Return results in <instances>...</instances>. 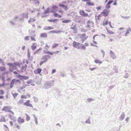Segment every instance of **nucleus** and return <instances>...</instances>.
<instances>
[{
	"label": "nucleus",
	"mask_w": 131,
	"mask_h": 131,
	"mask_svg": "<svg viewBox=\"0 0 131 131\" xmlns=\"http://www.w3.org/2000/svg\"><path fill=\"white\" fill-rule=\"evenodd\" d=\"M27 83L28 84H29L31 83V81L30 80H29V81H27Z\"/></svg>",
	"instance_id": "nucleus-48"
},
{
	"label": "nucleus",
	"mask_w": 131,
	"mask_h": 131,
	"mask_svg": "<svg viewBox=\"0 0 131 131\" xmlns=\"http://www.w3.org/2000/svg\"><path fill=\"white\" fill-rule=\"evenodd\" d=\"M84 2H90V0H82Z\"/></svg>",
	"instance_id": "nucleus-60"
},
{
	"label": "nucleus",
	"mask_w": 131,
	"mask_h": 131,
	"mask_svg": "<svg viewBox=\"0 0 131 131\" xmlns=\"http://www.w3.org/2000/svg\"><path fill=\"white\" fill-rule=\"evenodd\" d=\"M95 69H96V68H90V70H91L93 71V70H95Z\"/></svg>",
	"instance_id": "nucleus-56"
},
{
	"label": "nucleus",
	"mask_w": 131,
	"mask_h": 131,
	"mask_svg": "<svg viewBox=\"0 0 131 131\" xmlns=\"http://www.w3.org/2000/svg\"><path fill=\"white\" fill-rule=\"evenodd\" d=\"M79 13L80 15L84 17H87L88 16V14L85 13L82 10H81L80 11Z\"/></svg>",
	"instance_id": "nucleus-7"
},
{
	"label": "nucleus",
	"mask_w": 131,
	"mask_h": 131,
	"mask_svg": "<svg viewBox=\"0 0 131 131\" xmlns=\"http://www.w3.org/2000/svg\"><path fill=\"white\" fill-rule=\"evenodd\" d=\"M9 124H10V125H11V126H12L13 125V122L12 121H10L9 122Z\"/></svg>",
	"instance_id": "nucleus-51"
},
{
	"label": "nucleus",
	"mask_w": 131,
	"mask_h": 131,
	"mask_svg": "<svg viewBox=\"0 0 131 131\" xmlns=\"http://www.w3.org/2000/svg\"><path fill=\"white\" fill-rule=\"evenodd\" d=\"M40 37H47V34L46 33H41L40 34Z\"/></svg>",
	"instance_id": "nucleus-17"
},
{
	"label": "nucleus",
	"mask_w": 131,
	"mask_h": 131,
	"mask_svg": "<svg viewBox=\"0 0 131 131\" xmlns=\"http://www.w3.org/2000/svg\"><path fill=\"white\" fill-rule=\"evenodd\" d=\"M6 70V68L4 67H0V71H5Z\"/></svg>",
	"instance_id": "nucleus-26"
},
{
	"label": "nucleus",
	"mask_w": 131,
	"mask_h": 131,
	"mask_svg": "<svg viewBox=\"0 0 131 131\" xmlns=\"http://www.w3.org/2000/svg\"><path fill=\"white\" fill-rule=\"evenodd\" d=\"M113 2V1L111 0H109L107 3V4L108 5H110L112 2Z\"/></svg>",
	"instance_id": "nucleus-36"
},
{
	"label": "nucleus",
	"mask_w": 131,
	"mask_h": 131,
	"mask_svg": "<svg viewBox=\"0 0 131 131\" xmlns=\"http://www.w3.org/2000/svg\"><path fill=\"white\" fill-rule=\"evenodd\" d=\"M56 72V70L54 69L51 71V74H53Z\"/></svg>",
	"instance_id": "nucleus-49"
},
{
	"label": "nucleus",
	"mask_w": 131,
	"mask_h": 131,
	"mask_svg": "<svg viewBox=\"0 0 131 131\" xmlns=\"http://www.w3.org/2000/svg\"><path fill=\"white\" fill-rule=\"evenodd\" d=\"M26 116V120H27V121H28L29 120H30V117H29V116L27 114H25Z\"/></svg>",
	"instance_id": "nucleus-25"
},
{
	"label": "nucleus",
	"mask_w": 131,
	"mask_h": 131,
	"mask_svg": "<svg viewBox=\"0 0 131 131\" xmlns=\"http://www.w3.org/2000/svg\"><path fill=\"white\" fill-rule=\"evenodd\" d=\"M23 102V101L20 100L19 101V102H18V103H19V104H20L21 103H22Z\"/></svg>",
	"instance_id": "nucleus-57"
},
{
	"label": "nucleus",
	"mask_w": 131,
	"mask_h": 131,
	"mask_svg": "<svg viewBox=\"0 0 131 131\" xmlns=\"http://www.w3.org/2000/svg\"><path fill=\"white\" fill-rule=\"evenodd\" d=\"M25 39L26 40H29V36H26L25 37Z\"/></svg>",
	"instance_id": "nucleus-41"
},
{
	"label": "nucleus",
	"mask_w": 131,
	"mask_h": 131,
	"mask_svg": "<svg viewBox=\"0 0 131 131\" xmlns=\"http://www.w3.org/2000/svg\"><path fill=\"white\" fill-rule=\"evenodd\" d=\"M111 7L110 5H108L107 4L106 5V8L107 9L110 8Z\"/></svg>",
	"instance_id": "nucleus-37"
},
{
	"label": "nucleus",
	"mask_w": 131,
	"mask_h": 131,
	"mask_svg": "<svg viewBox=\"0 0 131 131\" xmlns=\"http://www.w3.org/2000/svg\"><path fill=\"white\" fill-rule=\"evenodd\" d=\"M46 61H41L40 62V63H39V65H40V66H41L42 64L43 63H45Z\"/></svg>",
	"instance_id": "nucleus-46"
},
{
	"label": "nucleus",
	"mask_w": 131,
	"mask_h": 131,
	"mask_svg": "<svg viewBox=\"0 0 131 131\" xmlns=\"http://www.w3.org/2000/svg\"><path fill=\"white\" fill-rule=\"evenodd\" d=\"M41 69L40 68H38L35 69L34 71V72L35 74H39L41 72Z\"/></svg>",
	"instance_id": "nucleus-13"
},
{
	"label": "nucleus",
	"mask_w": 131,
	"mask_h": 131,
	"mask_svg": "<svg viewBox=\"0 0 131 131\" xmlns=\"http://www.w3.org/2000/svg\"><path fill=\"white\" fill-rule=\"evenodd\" d=\"M21 71L22 72H25L26 71V67H27V66L26 64H25L24 65H21Z\"/></svg>",
	"instance_id": "nucleus-12"
},
{
	"label": "nucleus",
	"mask_w": 131,
	"mask_h": 131,
	"mask_svg": "<svg viewBox=\"0 0 131 131\" xmlns=\"http://www.w3.org/2000/svg\"><path fill=\"white\" fill-rule=\"evenodd\" d=\"M47 30H50L53 29V28L50 26L47 27Z\"/></svg>",
	"instance_id": "nucleus-45"
},
{
	"label": "nucleus",
	"mask_w": 131,
	"mask_h": 131,
	"mask_svg": "<svg viewBox=\"0 0 131 131\" xmlns=\"http://www.w3.org/2000/svg\"><path fill=\"white\" fill-rule=\"evenodd\" d=\"M29 103H30V101L28 100L26 101V102L24 103V104L27 106H29L30 107L32 108V105L30 104H29Z\"/></svg>",
	"instance_id": "nucleus-10"
},
{
	"label": "nucleus",
	"mask_w": 131,
	"mask_h": 131,
	"mask_svg": "<svg viewBox=\"0 0 131 131\" xmlns=\"http://www.w3.org/2000/svg\"><path fill=\"white\" fill-rule=\"evenodd\" d=\"M30 19L31 20V21L34 22L36 20V19H33L32 18H30Z\"/></svg>",
	"instance_id": "nucleus-59"
},
{
	"label": "nucleus",
	"mask_w": 131,
	"mask_h": 131,
	"mask_svg": "<svg viewBox=\"0 0 131 131\" xmlns=\"http://www.w3.org/2000/svg\"><path fill=\"white\" fill-rule=\"evenodd\" d=\"M28 22L29 23H30L31 22V20L30 19L28 20Z\"/></svg>",
	"instance_id": "nucleus-62"
},
{
	"label": "nucleus",
	"mask_w": 131,
	"mask_h": 131,
	"mask_svg": "<svg viewBox=\"0 0 131 131\" xmlns=\"http://www.w3.org/2000/svg\"><path fill=\"white\" fill-rule=\"evenodd\" d=\"M77 28L76 26L75 25H74L72 27H71L70 28L74 30Z\"/></svg>",
	"instance_id": "nucleus-30"
},
{
	"label": "nucleus",
	"mask_w": 131,
	"mask_h": 131,
	"mask_svg": "<svg viewBox=\"0 0 131 131\" xmlns=\"http://www.w3.org/2000/svg\"><path fill=\"white\" fill-rule=\"evenodd\" d=\"M58 44L57 43H54L53 44L52 46V48L53 49L54 48L58 46Z\"/></svg>",
	"instance_id": "nucleus-27"
},
{
	"label": "nucleus",
	"mask_w": 131,
	"mask_h": 131,
	"mask_svg": "<svg viewBox=\"0 0 131 131\" xmlns=\"http://www.w3.org/2000/svg\"><path fill=\"white\" fill-rule=\"evenodd\" d=\"M101 7H102L101 6H100L99 7H96V9H97V11H98L101 9Z\"/></svg>",
	"instance_id": "nucleus-38"
},
{
	"label": "nucleus",
	"mask_w": 131,
	"mask_h": 131,
	"mask_svg": "<svg viewBox=\"0 0 131 131\" xmlns=\"http://www.w3.org/2000/svg\"><path fill=\"white\" fill-rule=\"evenodd\" d=\"M41 48H40V49H38V50H36V51H35V53H34V54H35L36 53H37V52H38V51H39L40 50H41Z\"/></svg>",
	"instance_id": "nucleus-52"
},
{
	"label": "nucleus",
	"mask_w": 131,
	"mask_h": 131,
	"mask_svg": "<svg viewBox=\"0 0 131 131\" xmlns=\"http://www.w3.org/2000/svg\"><path fill=\"white\" fill-rule=\"evenodd\" d=\"M86 27L87 28H90L91 26H90V25H89V24H87V25L86 26Z\"/></svg>",
	"instance_id": "nucleus-53"
},
{
	"label": "nucleus",
	"mask_w": 131,
	"mask_h": 131,
	"mask_svg": "<svg viewBox=\"0 0 131 131\" xmlns=\"http://www.w3.org/2000/svg\"><path fill=\"white\" fill-rule=\"evenodd\" d=\"M58 31L57 32L55 30H52L51 31H50L49 32V33H58Z\"/></svg>",
	"instance_id": "nucleus-31"
},
{
	"label": "nucleus",
	"mask_w": 131,
	"mask_h": 131,
	"mask_svg": "<svg viewBox=\"0 0 131 131\" xmlns=\"http://www.w3.org/2000/svg\"><path fill=\"white\" fill-rule=\"evenodd\" d=\"M7 65L9 66V71H12L13 70L16 69L17 66L20 67L22 64H20L18 62H14L13 63H8Z\"/></svg>",
	"instance_id": "nucleus-2"
},
{
	"label": "nucleus",
	"mask_w": 131,
	"mask_h": 131,
	"mask_svg": "<svg viewBox=\"0 0 131 131\" xmlns=\"http://www.w3.org/2000/svg\"><path fill=\"white\" fill-rule=\"evenodd\" d=\"M96 41H93V43H91V45H92V46H96Z\"/></svg>",
	"instance_id": "nucleus-32"
},
{
	"label": "nucleus",
	"mask_w": 131,
	"mask_h": 131,
	"mask_svg": "<svg viewBox=\"0 0 131 131\" xmlns=\"http://www.w3.org/2000/svg\"><path fill=\"white\" fill-rule=\"evenodd\" d=\"M95 63H102V61H99V60H97V59H96L95 60Z\"/></svg>",
	"instance_id": "nucleus-29"
},
{
	"label": "nucleus",
	"mask_w": 131,
	"mask_h": 131,
	"mask_svg": "<svg viewBox=\"0 0 131 131\" xmlns=\"http://www.w3.org/2000/svg\"><path fill=\"white\" fill-rule=\"evenodd\" d=\"M108 24L111 28H114V27H112V26L111 25V21H109L108 22Z\"/></svg>",
	"instance_id": "nucleus-40"
},
{
	"label": "nucleus",
	"mask_w": 131,
	"mask_h": 131,
	"mask_svg": "<svg viewBox=\"0 0 131 131\" xmlns=\"http://www.w3.org/2000/svg\"><path fill=\"white\" fill-rule=\"evenodd\" d=\"M4 94V92H3V90H0V94L3 95Z\"/></svg>",
	"instance_id": "nucleus-44"
},
{
	"label": "nucleus",
	"mask_w": 131,
	"mask_h": 131,
	"mask_svg": "<svg viewBox=\"0 0 131 131\" xmlns=\"http://www.w3.org/2000/svg\"><path fill=\"white\" fill-rule=\"evenodd\" d=\"M98 35L97 34H96L95 35H94L93 36V39L94 40H95V37L96 36H98Z\"/></svg>",
	"instance_id": "nucleus-55"
},
{
	"label": "nucleus",
	"mask_w": 131,
	"mask_h": 131,
	"mask_svg": "<svg viewBox=\"0 0 131 131\" xmlns=\"http://www.w3.org/2000/svg\"><path fill=\"white\" fill-rule=\"evenodd\" d=\"M86 4H87L89 6H94V4L93 3H90L88 2H86Z\"/></svg>",
	"instance_id": "nucleus-24"
},
{
	"label": "nucleus",
	"mask_w": 131,
	"mask_h": 131,
	"mask_svg": "<svg viewBox=\"0 0 131 131\" xmlns=\"http://www.w3.org/2000/svg\"><path fill=\"white\" fill-rule=\"evenodd\" d=\"M42 60H44L43 61H47L48 59L47 58V56L46 55H45L43 56L42 58H41Z\"/></svg>",
	"instance_id": "nucleus-19"
},
{
	"label": "nucleus",
	"mask_w": 131,
	"mask_h": 131,
	"mask_svg": "<svg viewBox=\"0 0 131 131\" xmlns=\"http://www.w3.org/2000/svg\"><path fill=\"white\" fill-rule=\"evenodd\" d=\"M21 99H26L27 98V97L25 95H22L21 96Z\"/></svg>",
	"instance_id": "nucleus-34"
},
{
	"label": "nucleus",
	"mask_w": 131,
	"mask_h": 131,
	"mask_svg": "<svg viewBox=\"0 0 131 131\" xmlns=\"http://www.w3.org/2000/svg\"><path fill=\"white\" fill-rule=\"evenodd\" d=\"M91 23V21L90 20H88L87 22V24H89Z\"/></svg>",
	"instance_id": "nucleus-63"
},
{
	"label": "nucleus",
	"mask_w": 131,
	"mask_h": 131,
	"mask_svg": "<svg viewBox=\"0 0 131 131\" xmlns=\"http://www.w3.org/2000/svg\"><path fill=\"white\" fill-rule=\"evenodd\" d=\"M71 21L70 19H66L62 21V22L63 23H70Z\"/></svg>",
	"instance_id": "nucleus-18"
},
{
	"label": "nucleus",
	"mask_w": 131,
	"mask_h": 131,
	"mask_svg": "<svg viewBox=\"0 0 131 131\" xmlns=\"http://www.w3.org/2000/svg\"><path fill=\"white\" fill-rule=\"evenodd\" d=\"M116 0H115L114 3L113 4L114 5H117V3H116Z\"/></svg>",
	"instance_id": "nucleus-54"
},
{
	"label": "nucleus",
	"mask_w": 131,
	"mask_h": 131,
	"mask_svg": "<svg viewBox=\"0 0 131 131\" xmlns=\"http://www.w3.org/2000/svg\"><path fill=\"white\" fill-rule=\"evenodd\" d=\"M35 2L36 4H37L38 5H39V1H37V2L35 1Z\"/></svg>",
	"instance_id": "nucleus-50"
},
{
	"label": "nucleus",
	"mask_w": 131,
	"mask_h": 131,
	"mask_svg": "<svg viewBox=\"0 0 131 131\" xmlns=\"http://www.w3.org/2000/svg\"><path fill=\"white\" fill-rule=\"evenodd\" d=\"M107 24H108V20H106V21H105V23H103V25H106Z\"/></svg>",
	"instance_id": "nucleus-43"
},
{
	"label": "nucleus",
	"mask_w": 131,
	"mask_h": 131,
	"mask_svg": "<svg viewBox=\"0 0 131 131\" xmlns=\"http://www.w3.org/2000/svg\"><path fill=\"white\" fill-rule=\"evenodd\" d=\"M53 15L55 17H57L58 16V14L56 13V12L53 13Z\"/></svg>",
	"instance_id": "nucleus-33"
},
{
	"label": "nucleus",
	"mask_w": 131,
	"mask_h": 131,
	"mask_svg": "<svg viewBox=\"0 0 131 131\" xmlns=\"http://www.w3.org/2000/svg\"><path fill=\"white\" fill-rule=\"evenodd\" d=\"M131 28L130 27L128 28L127 30L126 31V33L125 34V35L126 36H127V34H129V31H131Z\"/></svg>",
	"instance_id": "nucleus-21"
},
{
	"label": "nucleus",
	"mask_w": 131,
	"mask_h": 131,
	"mask_svg": "<svg viewBox=\"0 0 131 131\" xmlns=\"http://www.w3.org/2000/svg\"><path fill=\"white\" fill-rule=\"evenodd\" d=\"M59 20V19H53L52 18L51 19H48V21L51 22H55L56 21H58Z\"/></svg>",
	"instance_id": "nucleus-15"
},
{
	"label": "nucleus",
	"mask_w": 131,
	"mask_h": 131,
	"mask_svg": "<svg viewBox=\"0 0 131 131\" xmlns=\"http://www.w3.org/2000/svg\"><path fill=\"white\" fill-rule=\"evenodd\" d=\"M73 32L74 33H77L78 32V29L77 28L75 29L74 30V31H73Z\"/></svg>",
	"instance_id": "nucleus-42"
},
{
	"label": "nucleus",
	"mask_w": 131,
	"mask_h": 131,
	"mask_svg": "<svg viewBox=\"0 0 131 131\" xmlns=\"http://www.w3.org/2000/svg\"><path fill=\"white\" fill-rule=\"evenodd\" d=\"M58 8L56 5H54L52 6V10L50 12L52 13L56 12L58 10Z\"/></svg>",
	"instance_id": "nucleus-5"
},
{
	"label": "nucleus",
	"mask_w": 131,
	"mask_h": 131,
	"mask_svg": "<svg viewBox=\"0 0 131 131\" xmlns=\"http://www.w3.org/2000/svg\"><path fill=\"white\" fill-rule=\"evenodd\" d=\"M50 9V8L49 7H48L47 9L46 10H45L44 11V14H47L49 12V10Z\"/></svg>",
	"instance_id": "nucleus-23"
},
{
	"label": "nucleus",
	"mask_w": 131,
	"mask_h": 131,
	"mask_svg": "<svg viewBox=\"0 0 131 131\" xmlns=\"http://www.w3.org/2000/svg\"><path fill=\"white\" fill-rule=\"evenodd\" d=\"M106 29L108 33L109 34H114V32L112 31L109 30L106 27Z\"/></svg>",
	"instance_id": "nucleus-20"
},
{
	"label": "nucleus",
	"mask_w": 131,
	"mask_h": 131,
	"mask_svg": "<svg viewBox=\"0 0 131 131\" xmlns=\"http://www.w3.org/2000/svg\"><path fill=\"white\" fill-rule=\"evenodd\" d=\"M79 35L82 41H84L88 37V36H86L85 34L84 33L82 34H79Z\"/></svg>",
	"instance_id": "nucleus-4"
},
{
	"label": "nucleus",
	"mask_w": 131,
	"mask_h": 131,
	"mask_svg": "<svg viewBox=\"0 0 131 131\" xmlns=\"http://www.w3.org/2000/svg\"><path fill=\"white\" fill-rule=\"evenodd\" d=\"M31 40H35V38L33 36H31Z\"/></svg>",
	"instance_id": "nucleus-39"
},
{
	"label": "nucleus",
	"mask_w": 131,
	"mask_h": 131,
	"mask_svg": "<svg viewBox=\"0 0 131 131\" xmlns=\"http://www.w3.org/2000/svg\"><path fill=\"white\" fill-rule=\"evenodd\" d=\"M45 47L46 49H47L49 48V46H48L47 45H46Z\"/></svg>",
	"instance_id": "nucleus-58"
},
{
	"label": "nucleus",
	"mask_w": 131,
	"mask_h": 131,
	"mask_svg": "<svg viewBox=\"0 0 131 131\" xmlns=\"http://www.w3.org/2000/svg\"><path fill=\"white\" fill-rule=\"evenodd\" d=\"M109 12V10H108L106 9H104L103 11L101 13V14H103L105 17L108 16Z\"/></svg>",
	"instance_id": "nucleus-6"
},
{
	"label": "nucleus",
	"mask_w": 131,
	"mask_h": 131,
	"mask_svg": "<svg viewBox=\"0 0 131 131\" xmlns=\"http://www.w3.org/2000/svg\"><path fill=\"white\" fill-rule=\"evenodd\" d=\"M18 77L19 78V79L21 80H23V79L25 80H27L28 79V77H27L25 76H22L21 75H19Z\"/></svg>",
	"instance_id": "nucleus-11"
},
{
	"label": "nucleus",
	"mask_w": 131,
	"mask_h": 131,
	"mask_svg": "<svg viewBox=\"0 0 131 131\" xmlns=\"http://www.w3.org/2000/svg\"><path fill=\"white\" fill-rule=\"evenodd\" d=\"M43 53L45 54H50L51 55H53V53L48 51H46L45 50H43Z\"/></svg>",
	"instance_id": "nucleus-16"
},
{
	"label": "nucleus",
	"mask_w": 131,
	"mask_h": 131,
	"mask_svg": "<svg viewBox=\"0 0 131 131\" xmlns=\"http://www.w3.org/2000/svg\"><path fill=\"white\" fill-rule=\"evenodd\" d=\"M36 48V46L34 45L31 46V49H32V50H35Z\"/></svg>",
	"instance_id": "nucleus-35"
},
{
	"label": "nucleus",
	"mask_w": 131,
	"mask_h": 131,
	"mask_svg": "<svg viewBox=\"0 0 131 131\" xmlns=\"http://www.w3.org/2000/svg\"><path fill=\"white\" fill-rule=\"evenodd\" d=\"M0 122H5V119L3 116L1 117L0 119Z\"/></svg>",
	"instance_id": "nucleus-22"
},
{
	"label": "nucleus",
	"mask_w": 131,
	"mask_h": 131,
	"mask_svg": "<svg viewBox=\"0 0 131 131\" xmlns=\"http://www.w3.org/2000/svg\"><path fill=\"white\" fill-rule=\"evenodd\" d=\"M12 107L10 106H4L3 107L2 111L5 112L9 113L8 114V116L10 119L13 120L15 122L16 121V117L14 116V113L12 111H11Z\"/></svg>",
	"instance_id": "nucleus-1"
},
{
	"label": "nucleus",
	"mask_w": 131,
	"mask_h": 131,
	"mask_svg": "<svg viewBox=\"0 0 131 131\" xmlns=\"http://www.w3.org/2000/svg\"><path fill=\"white\" fill-rule=\"evenodd\" d=\"M59 5L60 7L63 8L66 11H67L68 9V7L67 6L63 4H59Z\"/></svg>",
	"instance_id": "nucleus-14"
},
{
	"label": "nucleus",
	"mask_w": 131,
	"mask_h": 131,
	"mask_svg": "<svg viewBox=\"0 0 131 131\" xmlns=\"http://www.w3.org/2000/svg\"><path fill=\"white\" fill-rule=\"evenodd\" d=\"M25 122V121L24 119L23 118L21 117H18L17 119V122L19 124H21Z\"/></svg>",
	"instance_id": "nucleus-8"
},
{
	"label": "nucleus",
	"mask_w": 131,
	"mask_h": 131,
	"mask_svg": "<svg viewBox=\"0 0 131 131\" xmlns=\"http://www.w3.org/2000/svg\"><path fill=\"white\" fill-rule=\"evenodd\" d=\"M88 31V30L86 29H84L83 30V32H86Z\"/></svg>",
	"instance_id": "nucleus-64"
},
{
	"label": "nucleus",
	"mask_w": 131,
	"mask_h": 131,
	"mask_svg": "<svg viewBox=\"0 0 131 131\" xmlns=\"http://www.w3.org/2000/svg\"><path fill=\"white\" fill-rule=\"evenodd\" d=\"M15 127L16 128L18 129H20V126L19 125L16 123L15 124Z\"/></svg>",
	"instance_id": "nucleus-28"
},
{
	"label": "nucleus",
	"mask_w": 131,
	"mask_h": 131,
	"mask_svg": "<svg viewBox=\"0 0 131 131\" xmlns=\"http://www.w3.org/2000/svg\"><path fill=\"white\" fill-rule=\"evenodd\" d=\"M122 17L125 19H128L130 17L129 16H128L124 17L122 16Z\"/></svg>",
	"instance_id": "nucleus-47"
},
{
	"label": "nucleus",
	"mask_w": 131,
	"mask_h": 131,
	"mask_svg": "<svg viewBox=\"0 0 131 131\" xmlns=\"http://www.w3.org/2000/svg\"><path fill=\"white\" fill-rule=\"evenodd\" d=\"M10 23L12 24L13 25H15V24L12 21H10Z\"/></svg>",
	"instance_id": "nucleus-61"
},
{
	"label": "nucleus",
	"mask_w": 131,
	"mask_h": 131,
	"mask_svg": "<svg viewBox=\"0 0 131 131\" xmlns=\"http://www.w3.org/2000/svg\"><path fill=\"white\" fill-rule=\"evenodd\" d=\"M73 47H74L77 48L78 49L84 50L85 49V47L82 44H80L79 43L74 41L73 43Z\"/></svg>",
	"instance_id": "nucleus-3"
},
{
	"label": "nucleus",
	"mask_w": 131,
	"mask_h": 131,
	"mask_svg": "<svg viewBox=\"0 0 131 131\" xmlns=\"http://www.w3.org/2000/svg\"><path fill=\"white\" fill-rule=\"evenodd\" d=\"M19 82V80H16L15 79H14L12 80V81H11V83H10V88H12L13 87L15 82Z\"/></svg>",
	"instance_id": "nucleus-9"
}]
</instances>
